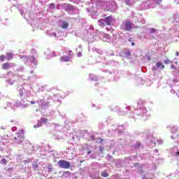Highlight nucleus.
<instances>
[{
    "instance_id": "nucleus-45",
    "label": "nucleus",
    "mask_w": 179,
    "mask_h": 179,
    "mask_svg": "<svg viewBox=\"0 0 179 179\" xmlns=\"http://www.w3.org/2000/svg\"><path fill=\"white\" fill-rule=\"evenodd\" d=\"M176 56H178V55H179V52H176Z\"/></svg>"
},
{
    "instance_id": "nucleus-5",
    "label": "nucleus",
    "mask_w": 179,
    "mask_h": 179,
    "mask_svg": "<svg viewBox=\"0 0 179 179\" xmlns=\"http://www.w3.org/2000/svg\"><path fill=\"white\" fill-rule=\"evenodd\" d=\"M20 59L24 64H29V62H31L34 65V67L37 65V60L36 59V57H29V56H20Z\"/></svg>"
},
{
    "instance_id": "nucleus-59",
    "label": "nucleus",
    "mask_w": 179,
    "mask_h": 179,
    "mask_svg": "<svg viewBox=\"0 0 179 179\" xmlns=\"http://www.w3.org/2000/svg\"><path fill=\"white\" fill-rule=\"evenodd\" d=\"M69 52H72V51L70 50Z\"/></svg>"
},
{
    "instance_id": "nucleus-13",
    "label": "nucleus",
    "mask_w": 179,
    "mask_h": 179,
    "mask_svg": "<svg viewBox=\"0 0 179 179\" xmlns=\"http://www.w3.org/2000/svg\"><path fill=\"white\" fill-rule=\"evenodd\" d=\"M15 66V64L13 63H4L2 64V69H4L5 71H8L10 68H13Z\"/></svg>"
},
{
    "instance_id": "nucleus-19",
    "label": "nucleus",
    "mask_w": 179,
    "mask_h": 179,
    "mask_svg": "<svg viewBox=\"0 0 179 179\" xmlns=\"http://www.w3.org/2000/svg\"><path fill=\"white\" fill-rule=\"evenodd\" d=\"M156 66H157V68L160 69H164V65H163V64H162V63H160V62H157V63H156Z\"/></svg>"
},
{
    "instance_id": "nucleus-30",
    "label": "nucleus",
    "mask_w": 179,
    "mask_h": 179,
    "mask_svg": "<svg viewBox=\"0 0 179 179\" xmlns=\"http://www.w3.org/2000/svg\"><path fill=\"white\" fill-rule=\"evenodd\" d=\"M49 8H50V9H54V8H55V3L50 4Z\"/></svg>"
},
{
    "instance_id": "nucleus-17",
    "label": "nucleus",
    "mask_w": 179,
    "mask_h": 179,
    "mask_svg": "<svg viewBox=\"0 0 179 179\" xmlns=\"http://www.w3.org/2000/svg\"><path fill=\"white\" fill-rule=\"evenodd\" d=\"M69 26V23L64 21L62 22L61 27L62 29H68Z\"/></svg>"
},
{
    "instance_id": "nucleus-46",
    "label": "nucleus",
    "mask_w": 179,
    "mask_h": 179,
    "mask_svg": "<svg viewBox=\"0 0 179 179\" xmlns=\"http://www.w3.org/2000/svg\"><path fill=\"white\" fill-rule=\"evenodd\" d=\"M131 45L132 46L135 45V43L134 42H131Z\"/></svg>"
},
{
    "instance_id": "nucleus-44",
    "label": "nucleus",
    "mask_w": 179,
    "mask_h": 179,
    "mask_svg": "<svg viewBox=\"0 0 179 179\" xmlns=\"http://www.w3.org/2000/svg\"><path fill=\"white\" fill-rule=\"evenodd\" d=\"M92 153V151H87V155H90Z\"/></svg>"
},
{
    "instance_id": "nucleus-63",
    "label": "nucleus",
    "mask_w": 179,
    "mask_h": 179,
    "mask_svg": "<svg viewBox=\"0 0 179 179\" xmlns=\"http://www.w3.org/2000/svg\"><path fill=\"white\" fill-rule=\"evenodd\" d=\"M165 62H167V61H165Z\"/></svg>"
},
{
    "instance_id": "nucleus-32",
    "label": "nucleus",
    "mask_w": 179,
    "mask_h": 179,
    "mask_svg": "<svg viewBox=\"0 0 179 179\" xmlns=\"http://www.w3.org/2000/svg\"><path fill=\"white\" fill-rule=\"evenodd\" d=\"M48 173H51V171H52V168L51 167V166L50 165L48 166Z\"/></svg>"
},
{
    "instance_id": "nucleus-11",
    "label": "nucleus",
    "mask_w": 179,
    "mask_h": 179,
    "mask_svg": "<svg viewBox=\"0 0 179 179\" xmlns=\"http://www.w3.org/2000/svg\"><path fill=\"white\" fill-rule=\"evenodd\" d=\"M99 36L102 41L110 43V41H111V38L110 37V35L107 34H104L103 32H99Z\"/></svg>"
},
{
    "instance_id": "nucleus-43",
    "label": "nucleus",
    "mask_w": 179,
    "mask_h": 179,
    "mask_svg": "<svg viewBox=\"0 0 179 179\" xmlns=\"http://www.w3.org/2000/svg\"><path fill=\"white\" fill-rule=\"evenodd\" d=\"M171 69H176V66H175L174 65H172V66H171Z\"/></svg>"
},
{
    "instance_id": "nucleus-52",
    "label": "nucleus",
    "mask_w": 179,
    "mask_h": 179,
    "mask_svg": "<svg viewBox=\"0 0 179 179\" xmlns=\"http://www.w3.org/2000/svg\"><path fill=\"white\" fill-rule=\"evenodd\" d=\"M129 41L131 43V41H132V40H131V39H129Z\"/></svg>"
},
{
    "instance_id": "nucleus-26",
    "label": "nucleus",
    "mask_w": 179,
    "mask_h": 179,
    "mask_svg": "<svg viewBox=\"0 0 179 179\" xmlns=\"http://www.w3.org/2000/svg\"><path fill=\"white\" fill-rule=\"evenodd\" d=\"M140 22L142 24H145V23H146V21L143 17H140Z\"/></svg>"
},
{
    "instance_id": "nucleus-31",
    "label": "nucleus",
    "mask_w": 179,
    "mask_h": 179,
    "mask_svg": "<svg viewBox=\"0 0 179 179\" xmlns=\"http://www.w3.org/2000/svg\"><path fill=\"white\" fill-rule=\"evenodd\" d=\"M1 163H2L3 164H6V163H7L6 159L5 158H3V159H1Z\"/></svg>"
},
{
    "instance_id": "nucleus-25",
    "label": "nucleus",
    "mask_w": 179,
    "mask_h": 179,
    "mask_svg": "<svg viewBox=\"0 0 179 179\" xmlns=\"http://www.w3.org/2000/svg\"><path fill=\"white\" fill-rule=\"evenodd\" d=\"M24 70V67L23 66H21L18 69H17V71L18 72H23Z\"/></svg>"
},
{
    "instance_id": "nucleus-8",
    "label": "nucleus",
    "mask_w": 179,
    "mask_h": 179,
    "mask_svg": "<svg viewBox=\"0 0 179 179\" xmlns=\"http://www.w3.org/2000/svg\"><path fill=\"white\" fill-rule=\"evenodd\" d=\"M24 139V131L23 130H20L17 133V136L15 137V143H20Z\"/></svg>"
},
{
    "instance_id": "nucleus-56",
    "label": "nucleus",
    "mask_w": 179,
    "mask_h": 179,
    "mask_svg": "<svg viewBox=\"0 0 179 179\" xmlns=\"http://www.w3.org/2000/svg\"><path fill=\"white\" fill-rule=\"evenodd\" d=\"M107 157H110V155H107Z\"/></svg>"
},
{
    "instance_id": "nucleus-14",
    "label": "nucleus",
    "mask_w": 179,
    "mask_h": 179,
    "mask_svg": "<svg viewBox=\"0 0 179 179\" xmlns=\"http://www.w3.org/2000/svg\"><path fill=\"white\" fill-rule=\"evenodd\" d=\"M71 58H72V54H69L68 56H63L60 57V61L63 62H69Z\"/></svg>"
},
{
    "instance_id": "nucleus-58",
    "label": "nucleus",
    "mask_w": 179,
    "mask_h": 179,
    "mask_svg": "<svg viewBox=\"0 0 179 179\" xmlns=\"http://www.w3.org/2000/svg\"><path fill=\"white\" fill-rule=\"evenodd\" d=\"M166 128H170V127L168 126Z\"/></svg>"
},
{
    "instance_id": "nucleus-55",
    "label": "nucleus",
    "mask_w": 179,
    "mask_h": 179,
    "mask_svg": "<svg viewBox=\"0 0 179 179\" xmlns=\"http://www.w3.org/2000/svg\"><path fill=\"white\" fill-rule=\"evenodd\" d=\"M33 72H34V71H31V73H33Z\"/></svg>"
},
{
    "instance_id": "nucleus-36",
    "label": "nucleus",
    "mask_w": 179,
    "mask_h": 179,
    "mask_svg": "<svg viewBox=\"0 0 179 179\" xmlns=\"http://www.w3.org/2000/svg\"><path fill=\"white\" fill-rule=\"evenodd\" d=\"M36 103H38V104H40V106H41V105H43V100L37 101Z\"/></svg>"
},
{
    "instance_id": "nucleus-64",
    "label": "nucleus",
    "mask_w": 179,
    "mask_h": 179,
    "mask_svg": "<svg viewBox=\"0 0 179 179\" xmlns=\"http://www.w3.org/2000/svg\"><path fill=\"white\" fill-rule=\"evenodd\" d=\"M0 22H1V20H0Z\"/></svg>"
},
{
    "instance_id": "nucleus-3",
    "label": "nucleus",
    "mask_w": 179,
    "mask_h": 179,
    "mask_svg": "<svg viewBox=\"0 0 179 179\" xmlns=\"http://www.w3.org/2000/svg\"><path fill=\"white\" fill-rule=\"evenodd\" d=\"M98 23L101 27H104V26H111V24L115 23V18L113 16H108L106 18L99 20Z\"/></svg>"
},
{
    "instance_id": "nucleus-12",
    "label": "nucleus",
    "mask_w": 179,
    "mask_h": 179,
    "mask_svg": "<svg viewBox=\"0 0 179 179\" xmlns=\"http://www.w3.org/2000/svg\"><path fill=\"white\" fill-rule=\"evenodd\" d=\"M47 122V119L45 118H42L38 122L37 125H34V128L37 129V128H41V127H43V124H45Z\"/></svg>"
},
{
    "instance_id": "nucleus-6",
    "label": "nucleus",
    "mask_w": 179,
    "mask_h": 179,
    "mask_svg": "<svg viewBox=\"0 0 179 179\" xmlns=\"http://www.w3.org/2000/svg\"><path fill=\"white\" fill-rule=\"evenodd\" d=\"M8 75L9 78L6 80V83L10 85V86L15 85V82H16L17 76H16V74L12 73L11 72H8Z\"/></svg>"
},
{
    "instance_id": "nucleus-33",
    "label": "nucleus",
    "mask_w": 179,
    "mask_h": 179,
    "mask_svg": "<svg viewBox=\"0 0 179 179\" xmlns=\"http://www.w3.org/2000/svg\"><path fill=\"white\" fill-rule=\"evenodd\" d=\"M30 94H31V92L30 91L26 92V96H27L29 97L30 96Z\"/></svg>"
},
{
    "instance_id": "nucleus-51",
    "label": "nucleus",
    "mask_w": 179,
    "mask_h": 179,
    "mask_svg": "<svg viewBox=\"0 0 179 179\" xmlns=\"http://www.w3.org/2000/svg\"><path fill=\"white\" fill-rule=\"evenodd\" d=\"M45 54L46 55H48V53H47V52H45Z\"/></svg>"
},
{
    "instance_id": "nucleus-54",
    "label": "nucleus",
    "mask_w": 179,
    "mask_h": 179,
    "mask_svg": "<svg viewBox=\"0 0 179 179\" xmlns=\"http://www.w3.org/2000/svg\"><path fill=\"white\" fill-rule=\"evenodd\" d=\"M144 3H148V2H146V1H144Z\"/></svg>"
},
{
    "instance_id": "nucleus-16",
    "label": "nucleus",
    "mask_w": 179,
    "mask_h": 179,
    "mask_svg": "<svg viewBox=\"0 0 179 179\" xmlns=\"http://www.w3.org/2000/svg\"><path fill=\"white\" fill-rule=\"evenodd\" d=\"M124 2L127 5L131 6V5H134V3H135V0H124Z\"/></svg>"
},
{
    "instance_id": "nucleus-10",
    "label": "nucleus",
    "mask_w": 179,
    "mask_h": 179,
    "mask_svg": "<svg viewBox=\"0 0 179 179\" xmlns=\"http://www.w3.org/2000/svg\"><path fill=\"white\" fill-rule=\"evenodd\" d=\"M178 131V127L173 126L171 129V132L172 134L171 139H179V133L177 134Z\"/></svg>"
},
{
    "instance_id": "nucleus-53",
    "label": "nucleus",
    "mask_w": 179,
    "mask_h": 179,
    "mask_svg": "<svg viewBox=\"0 0 179 179\" xmlns=\"http://www.w3.org/2000/svg\"><path fill=\"white\" fill-rule=\"evenodd\" d=\"M117 127H118V128L117 129H120V126H117Z\"/></svg>"
},
{
    "instance_id": "nucleus-15",
    "label": "nucleus",
    "mask_w": 179,
    "mask_h": 179,
    "mask_svg": "<svg viewBox=\"0 0 179 179\" xmlns=\"http://www.w3.org/2000/svg\"><path fill=\"white\" fill-rule=\"evenodd\" d=\"M47 34L50 36V37H57V33L52 31H48Z\"/></svg>"
},
{
    "instance_id": "nucleus-42",
    "label": "nucleus",
    "mask_w": 179,
    "mask_h": 179,
    "mask_svg": "<svg viewBox=\"0 0 179 179\" xmlns=\"http://www.w3.org/2000/svg\"><path fill=\"white\" fill-rule=\"evenodd\" d=\"M31 104H36V101H31Z\"/></svg>"
},
{
    "instance_id": "nucleus-61",
    "label": "nucleus",
    "mask_w": 179,
    "mask_h": 179,
    "mask_svg": "<svg viewBox=\"0 0 179 179\" xmlns=\"http://www.w3.org/2000/svg\"><path fill=\"white\" fill-rule=\"evenodd\" d=\"M121 127V128H122V126H120Z\"/></svg>"
},
{
    "instance_id": "nucleus-62",
    "label": "nucleus",
    "mask_w": 179,
    "mask_h": 179,
    "mask_svg": "<svg viewBox=\"0 0 179 179\" xmlns=\"http://www.w3.org/2000/svg\"><path fill=\"white\" fill-rule=\"evenodd\" d=\"M165 62H167V61H165Z\"/></svg>"
},
{
    "instance_id": "nucleus-9",
    "label": "nucleus",
    "mask_w": 179,
    "mask_h": 179,
    "mask_svg": "<svg viewBox=\"0 0 179 179\" xmlns=\"http://www.w3.org/2000/svg\"><path fill=\"white\" fill-rule=\"evenodd\" d=\"M57 164H58L59 167H60V169H68L71 167V163H69V162L65 161V160L58 161Z\"/></svg>"
},
{
    "instance_id": "nucleus-50",
    "label": "nucleus",
    "mask_w": 179,
    "mask_h": 179,
    "mask_svg": "<svg viewBox=\"0 0 179 179\" xmlns=\"http://www.w3.org/2000/svg\"><path fill=\"white\" fill-rule=\"evenodd\" d=\"M155 152L156 153H157V152H159V150H155Z\"/></svg>"
},
{
    "instance_id": "nucleus-18",
    "label": "nucleus",
    "mask_w": 179,
    "mask_h": 179,
    "mask_svg": "<svg viewBox=\"0 0 179 179\" xmlns=\"http://www.w3.org/2000/svg\"><path fill=\"white\" fill-rule=\"evenodd\" d=\"M6 58L7 61H10V59L13 58V55L12 53H7L6 55Z\"/></svg>"
},
{
    "instance_id": "nucleus-47",
    "label": "nucleus",
    "mask_w": 179,
    "mask_h": 179,
    "mask_svg": "<svg viewBox=\"0 0 179 179\" xmlns=\"http://www.w3.org/2000/svg\"><path fill=\"white\" fill-rule=\"evenodd\" d=\"M152 142L154 143V145H156V141H152Z\"/></svg>"
},
{
    "instance_id": "nucleus-38",
    "label": "nucleus",
    "mask_w": 179,
    "mask_h": 179,
    "mask_svg": "<svg viewBox=\"0 0 179 179\" xmlns=\"http://www.w3.org/2000/svg\"><path fill=\"white\" fill-rule=\"evenodd\" d=\"M78 57H82V52H78L77 54Z\"/></svg>"
},
{
    "instance_id": "nucleus-1",
    "label": "nucleus",
    "mask_w": 179,
    "mask_h": 179,
    "mask_svg": "<svg viewBox=\"0 0 179 179\" xmlns=\"http://www.w3.org/2000/svg\"><path fill=\"white\" fill-rule=\"evenodd\" d=\"M96 1V8H94V4H93V0H91L90 3V6L87 8V12L94 15L97 13L98 9H102L103 10H106L110 12H114L117 10V3L114 1H107V0H95Z\"/></svg>"
},
{
    "instance_id": "nucleus-28",
    "label": "nucleus",
    "mask_w": 179,
    "mask_h": 179,
    "mask_svg": "<svg viewBox=\"0 0 179 179\" xmlns=\"http://www.w3.org/2000/svg\"><path fill=\"white\" fill-rule=\"evenodd\" d=\"M125 55L127 58H129V57H131V52L129 51H127L125 52Z\"/></svg>"
},
{
    "instance_id": "nucleus-7",
    "label": "nucleus",
    "mask_w": 179,
    "mask_h": 179,
    "mask_svg": "<svg viewBox=\"0 0 179 179\" xmlns=\"http://www.w3.org/2000/svg\"><path fill=\"white\" fill-rule=\"evenodd\" d=\"M120 29L126 31H129V30H132V22L128 20L124 21L120 26Z\"/></svg>"
},
{
    "instance_id": "nucleus-48",
    "label": "nucleus",
    "mask_w": 179,
    "mask_h": 179,
    "mask_svg": "<svg viewBox=\"0 0 179 179\" xmlns=\"http://www.w3.org/2000/svg\"><path fill=\"white\" fill-rule=\"evenodd\" d=\"M125 110H129V107H126Z\"/></svg>"
},
{
    "instance_id": "nucleus-37",
    "label": "nucleus",
    "mask_w": 179,
    "mask_h": 179,
    "mask_svg": "<svg viewBox=\"0 0 179 179\" xmlns=\"http://www.w3.org/2000/svg\"><path fill=\"white\" fill-rule=\"evenodd\" d=\"M49 57L48 58H50V57L54 56V52H52L50 54H48Z\"/></svg>"
},
{
    "instance_id": "nucleus-39",
    "label": "nucleus",
    "mask_w": 179,
    "mask_h": 179,
    "mask_svg": "<svg viewBox=\"0 0 179 179\" xmlns=\"http://www.w3.org/2000/svg\"><path fill=\"white\" fill-rule=\"evenodd\" d=\"M99 150H100V152H103V150H104V148H103L102 146H100Z\"/></svg>"
},
{
    "instance_id": "nucleus-27",
    "label": "nucleus",
    "mask_w": 179,
    "mask_h": 179,
    "mask_svg": "<svg viewBox=\"0 0 179 179\" xmlns=\"http://www.w3.org/2000/svg\"><path fill=\"white\" fill-rule=\"evenodd\" d=\"M157 145H162L163 144V140L158 139L157 140Z\"/></svg>"
},
{
    "instance_id": "nucleus-35",
    "label": "nucleus",
    "mask_w": 179,
    "mask_h": 179,
    "mask_svg": "<svg viewBox=\"0 0 179 179\" xmlns=\"http://www.w3.org/2000/svg\"><path fill=\"white\" fill-rule=\"evenodd\" d=\"M152 69V71H157V69H159V68H157V66H153Z\"/></svg>"
},
{
    "instance_id": "nucleus-57",
    "label": "nucleus",
    "mask_w": 179,
    "mask_h": 179,
    "mask_svg": "<svg viewBox=\"0 0 179 179\" xmlns=\"http://www.w3.org/2000/svg\"><path fill=\"white\" fill-rule=\"evenodd\" d=\"M2 129H5V128H4V127H2Z\"/></svg>"
},
{
    "instance_id": "nucleus-22",
    "label": "nucleus",
    "mask_w": 179,
    "mask_h": 179,
    "mask_svg": "<svg viewBox=\"0 0 179 179\" xmlns=\"http://www.w3.org/2000/svg\"><path fill=\"white\" fill-rule=\"evenodd\" d=\"M147 31H149L150 33H151L152 34L153 33H156V29L149 28V29H147Z\"/></svg>"
},
{
    "instance_id": "nucleus-2",
    "label": "nucleus",
    "mask_w": 179,
    "mask_h": 179,
    "mask_svg": "<svg viewBox=\"0 0 179 179\" xmlns=\"http://www.w3.org/2000/svg\"><path fill=\"white\" fill-rule=\"evenodd\" d=\"M138 108L135 110V115L140 117V120L143 121H146L148 120V116L146 115V113H148V110L143 105L138 104Z\"/></svg>"
},
{
    "instance_id": "nucleus-21",
    "label": "nucleus",
    "mask_w": 179,
    "mask_h": 179,
    "mask_svg": "<svg viewBox=\"0 0 179 179\" xmlns=\"http://www.w3.org/2000/svg\"><path fill=\"white\" fill-rule=\"evenodd\" d=\"M125 113H127V111L122 110V109H119L118 110V114L119 115H125Z\"/></svg>"
},
{
    "instance_id": "nucleus-41",
    "label": "nucleus",
    "mask_w": 179,
    "mask_h": 179,
    "mask_svg": "<svg viewBox=\"0 0 179 179\" xmlns=\"http://www.w3.org/2000/svg\"><path fill=\"white\" fill-rule=\"evenodd\" d=\"M95 138H96V136H91V139H92V141H94V139H95Z\"/></svg>"
},
{
    "instance_id": "nucleus-29",
    "label": "nucleus",
    "mask_w": 179,
    "mask_h": 179,
    "mask_svg": "<svg viewBox=\"0 0 179 179\" xmlns=\"http://www.w3.org/2000/svg\"><path fill=\"white\" fill-rule=\"evenodd\" d=\"M5 58H6V57L5 55L0 56V61H1V62L5 61Z\"/></svg>"
},
{
    "instance_id": "nucleus-40",
    "label": "nucleus",
    "mask_w": 179,
    "mask_h": 179,
    "mask_svg": "<svg viewBox=\"0 0 179 179\" xmlns=\"http://www.w3.org/2000/svg\"><path fill=\"white\" fill-rule=\"evenodd\" d=\"M102 141H103V139H101V138H99L97 140V142H102Z\"/></svg>"
},
{
    "instance_id": "nucleus-4",
    "label": "nucleus",
    "mask_w": 179,
    "mask_h": 179,
    "mask_svg": "<svg viewBox=\"0 0 179 179\" xmlns=\"http://www.w3.org/2000/svg\"><path fill=\"white\" fill-rule=\"evenodd\" d=\"M8 107H10L11 108H15V107H27L29 106L28 103H24V102H19L17 100H12L10 102H7Z\"/></svg>"
},
{
    "instance_id": "nucleus-49",
    "label": "nucleus",
    "mask_w": 179,
    "mask_h": 179,
    "mask_svg": "<svg viewBox=\"0 0 179 179\" xmlns=\"http://www.w3.org/2000/svg\"><path fill=\"white\" fill-rule=\"evenodd\" d=\"M24 11H21V15L23 16Z\"/></svg>"
},
{
    "instance_id": "nucleus-34",
    "label": "nucleus",
    "mask_w": 179,
    "mask_h": 179,
    "mask_svg": "<svg viewBox=\"0 0 179 179\" xmlns=\"http://www.w3.org/2000/svg\"><path fill=\"white\" fill-rule=\"evenodd\" d=\"M136 148H141V143H136Z\"/></svg>"
},
{
    "instance_id": "nucleus-23",
    "label": "nucleus",
    "mask_w": 179,
    "mask_h": 179,
    "mask_svg": "<svg viewBox=\"0 0 179 179\" xmlns=\"http://www.w3.org/2000/svg\"><path fill=\"white\" fill-rule=\"evenodd\" d=\"M19 93H20V95L21 96V97H22L23 94L24 93V88H20L19 90Z\"/></svg>"
},
{
    "instance_id": "nucleus-24",
    "label": "nucleus",
    "mask_w": 179,
    "mask_h": 179,
    "mask_svg": "<svg viewBox=\"0 0 179 179\" xmlns=\"http://www.w3.org/2000/svg\"><path fill=\"white\" fill-rule=\"evenodd\" d=\"M101 177H107L108 176V173L107 171H104L101 173Z\"/></svg>"
},
{
    "instance_id": "nucleus-60",
    "label": "nucleus",
    "mask_w": 179,
    "mask_h": 179,
    "mask_svg": "<svg viewBox=\"0 0 179 179\" xmlns=\"http://www.w3.org/2000/svg\"><path fill=\"white\" fill-rule=\"evenodd\" d=\"M79 48H81V46L80 45V46H79Z\"/></svg>"
},
{
    "instance_id": "nucleus-20",
    "label": "nucleus",
    "mask_w": 179,
    "mask_h": 179,
    "mask_svg": "<svg viewBox=\"0 0 179 179\" xmlns=\"http://www.w3.org/2000/svg\"><path fill=\"white\" fill-rule=\"evenodd\" d=\"M89 78L90 80H96L97 76H94V74H90Z\"/></svg>"
}]
</instances>
